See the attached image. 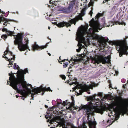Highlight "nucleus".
<instances>
[{"label": "nucleus", "instance_id": "obj_25", "mask_svg": "<svg viewBox=\"0 0 128 128\" xmlns=\"http://www.w3.org/2000/svg\"><path fill=\"white\" fill-rule=\"evenodd\" d=\"M68 63V62H64V65L63 66L64 68H65L67 66Z\"/></svg>", "mask_w": 128, "mask_h": 128}, {"label": "nucleus", "instance_id": "obj_11", "mask_svg": "<svg viewBox=\"0 0 128 128\" xmlns=\"http://www.w3.org/2000/svg\"><path fill=\"white\" fill-rule=\"evenodd\" d=\"M47 46L48 45L47 44L45 46H40L38 44H34L32 46V50L33 51H34L36 50H40L42 49H44V48H46L47 47Z\"/></svg>", "mask_w": 128, "mask_h": 128}, {"label": "nucleus", "instance_id": "obj_48", "mask_svg": "<svg viewBox=\"0 0 128 128\" xmlns=\"http://www.w3.org/2000/svg\"><path fill=\"white\" fill-rule=\"evenodd\" d=\"M66 60L64 59V60H62V61L61 60V62H65V60Z\"/></svg>", "mask_w": 128, "mask_h": 128}, {"label": "nucleus", "instance_id": "obj_5", "mask_svg": "<svg viewBox=\"0 0 128 128\" xmlns=\"http://www.w3.org/2000/svg\"><path fill=\"white\" fill-rule=\"evenodd\" d=\"M118 101L113 102L110 106L111 108L115 112H118L122 109L123 106V102L125 100L121 96L118 97Z\"/></svg>", "mask_w": 128, "mask_h": 128}, {"label": "nucleus", "instance_id": "obj_17", "mask_svg": "<svg viewBox=\"0 0 128 128\" xmlns=\"http://www.w3.org/2000/svg\"><path fill=\"white\" fill-rule=\"evenodd\" d=\"M9 53L10 55H12V52L9 51L8 50V47H7L6 51H5L4 52V55L6 56V55L7 54V53Z\"/></svg>", "mask_w": 128, "mask_h": 128}, {"label": "nucleus", "instance_id": "obj_59", "mask_svg": "<svg viewBox=\"0 0 128 128\" xmlns=\"http://www.w3.org/2000/svg\"><path fill=\"white\" fill-rule=\"evenodd\" d=\"M48 39L49 40H51V39L50 38H48Z\"/></svg>", "mask_w": 128, "mask_h": 128}, {"label": "nucleus", "instance_id": "obj_28", "mask_svg": "<svg viewBox=\"0 0 128 128\" xmlns=\"http://www.w3.org/2000/svg\"><path fill=\"white\" fill-rule=\"evenodd\" d=\"M12 55L11 56H12V58H11L10 59V60H15V55L13 54L12 53Z\"/></svg>", "mask_w": 128, "mask_h": 128}, {"label": "nucleus", "instance_id": "obj_36", "mask_svg": "<svg viewBox=\"0 0 128 128\" xmlns=\"http://www.w3.org/2000/svg\"><path fill=\"white\" fill-rule=\"evenodd\" d=\"M126 81V80L125 79L123 78L121 80V81L123 83H124Z\"/></svg>", "mask_w": 128, "mask_h": 128}, {"label": "nucleus", "instance_id": "obj_53", "mask_svg": "<svg viewBox=\"0 0 128 128\" xmlns=\"http://www.w3.org/2000/svg\"><path fill=\"white\" fill-rule=\"evenodd\" d=\"M48 54L50 56L51 55V54H50V53H48Z\"/></svg>", "mask_w": 128, "mask_h": 128}, {"label": "nucleus", "instance_id": "obj_45", "mask_svg": "<svg viewBox=\"0 0 128 128\" xmlns=\"http://www.w3.org/2000/svg\"><path fill=\"white\" fill-rule=\"evenodd\" d=\"M4 58H5V59H7L8 60H8H10V59H8V58H7V57H6V56H5L4 57Z\"/></svg>", "mask_w": 128, "mask_h": 128}, {"label": "nucleus", "instance_id": "obj_20", "mask_svg": "<svg viewBox=\"0 0 128 128\" xmlns=\"http://www.w3.org/2000/svg\"><path fill=\"white\" fill-rule=\"evenodd\" d=\"M87 127L85 125V123L84 122L82 124H81L80 126L78 127V128H86Z\"/></svg>", "mask_w": 128, "mask_h": 128}, {"label": "nucleus", "instance_id": "obj_42", "mask_svg": "<svg viewBox=\"0 0 128 128\" xmlns=\"http://www.w3.org/2000/svg\"><path fill=\"white\" fill-rule=\"evenodd\" d=\"M25 98H25V97H24V96H22L21 97L22 99L23 100H24Z\"/></svg>", "mask_w": 128, "mask_h": 128}, {"label": "nucleus", "instance_id": "obj_14", "mask_svg": "<svg viewBox=\"0 0 128 128\" xmlns=\"http://www.w3.org/2000/svg\"><path fill=\"white\" fill-rule=\"evenodd\" d=\"M47 115L45 116V117L48 120H50L52 118H53L54 117L53 115L51 113V114L50 113L48 114Z\"/></svg>", "mask_w": 128, "mask_h": 128}, {"label": "nucleus", "instance_id": "obj_63", "mask_svg": "<svg viewBox=\"0 0 128 128\" xmlns=\"http://www.w3.org/2000/svg\"><path fill=\"white\" fill-rule=\"evenodd\" d=\"M68 8H70V6H69L68 7Z\"/></svg>", "mask_w": 128, "mask_h": 128}, {"label": "nucleus", "instance_id": "obj_40", "mask_svg": "<svg viewBox=\"0 0 128 128\" xmlns=\"http://www.w3.org/2000/svg\"><path fill=\"white\" fill-rule=\"evenodd\" d=\"M93 2H91V1L90 2L89 4H90L91 6H93Z\"/></svg>", "mask_w": 128, "mask_h": 128}, {"label": "nucleus", "instance_id": "obj_61", "mask_svg": "<svg viewBox=\"0 0 128 128\" xmlns=\"http://www.w3.org/2000/svg\"><path fill=\"white\" fill-rule=\"evenodd\" d=\"M1 9H0V13H1Z\"/></svg>", "mask_w": 128, "mask_h": 128}, {"label": "nucleus", "instance_id": "obj_2", "mask_svg": "<svg viewBox=\"0 0 128 128\" xmlns=\"http://www.w3.org/2000/svg\"><path fill=\"white\" fill-rule=\"evenodd\" d=\"M90 105L87 108L86 111V114L88 115V124L89 128H96V125L97 124L96 122L95 121H92L91 120H89L90 115H94V113L96 112L102 114L105 110L104 108H98L95 110L94 106H92L93 104L92 102H90Z\"/></svg>", "mask_w": 128, "mask_h": 128}, {"label": "nucleus", "instance_id": "obj_31", "mask_svg": "<svg viewBox=\"0 0 128 128\" xmlns=\"http://www.w3.org/2000/svg\"><path fill=\"white\" fill-rule=\"evenodd\" d=\"M86 31L83 30H82L80 31V33L82 35H83L84 34Z\"/></svg>", "mask_w": 128, "mask_h": 128}, {"label": "nucleus", "instance_id": "obj_9", "mask_svg": "<svg viewBox=\"0 0 128 128\" xmlns=\"http://www.w3.org/2000/svg\"><path fill=\"white\" fill-rule=\"evenodd\" d=\"M95 62L98 64L102 62L103 64H105L108 63L109 61L107 57H104L102 56H100L98 57L97 59L96 60Z\"/></svg>", "mask_w": 128, "mask_h": 128}, {"label": "nucleus", "instance_id": "obj_23", "mask_svg": "<svg viewBox=\"0 0 128 128\" xmlns=\"http://www.w3.org/2000/svg\"><path fill=\"white\" fill-rule=\"evenodd\" d=\"M97 39L98 40L102 42L104 38L102 37H100V36H98L97 37Z\"/></svg>", "mask_w": 128, "mask_h": 128}, {"label": "nucleus", "instance_id": "obj_54", "mask_svg": "<svg viewBox=\"0 0 128 128\" xmlns=\"http://www.w3.org/2000/svg\"><path fill=\"white\" fill-rule=\"evenodd\" d=\"M72 68V67L70 66L69 68H68V69L69 70V68Z\"/></svg>", "mask_w": 128, "mask_h": 128}, {"label": "nucleus", "instance_id": "obj_22", "mask_svg": "<svg viewBox=\"0 0 128 128\" xmlns=\"http://www.w3.org/2000/svg\"><path fill=\"white\" fill-rule=\"evenodd\" d=\"M13 67L14 68V69L15 70L18 69V70L20 68L18 66V65H16V63H14V64Z\"/></svg>", "mask_w": 128, "mask_h": 128}, {"label": "nucleus", "instance_id": "obj_19", "mask_svg": "<svg viewBox=\"0 0 128 128\" xmlns=\"http://www.w3.org/2000/svg\"><path fill=\"white\" fill-rule=\"evenodd\" d=\"M20 94H21L22 96L26 98L28 96V94L26 92H24L22 90V92H21L20 93H18Z\"/></svg>", "mask_w": 128, "mask_h": 128}, {"label": "nucleus", "instance_id": "obj_46", "mask_svg": "<svg viewBox=\"0 0 128 128\" xmlns=\"http://www.w3.org/2000/svg\"><path fill=\"white\" fill-rule=\"evenodd\" d=\"M44 106L46 108H48V106L46 105H45Z\"/></svg>", "mask_w": 128, "mask_h": 128}, {"label": "nucleus", "instance_id": "obj_41", "mask_svg": "<svg viewBox=\"0 0 128 128\" xmlns=\"http://www.w3.org/2000/svg\"><path fill=\"white\" fill-rule=\"evenodd\" d=\"M80 48H79L78 49H77L76 50V52H80Z\"/></svg>", "mask_w": 128, "mask_h": 128}, {"label": "nucleus", "instance_id": "obj_32", "mask_svg": "<svg viewBox=\"0 0 128 128\" xmlns=\"http://www.w3.org/2000/svg\"><path fill=\"white\" fill-rule=\"evenodd\" d=\"M64 22L63 21L62 22ZM60 23V22L59 23H58V24H57V23L56 22H54V24H56V25L58 27H59V28H60L61 27H62L63 26H59L58 25V24H59V23Z\"/></svg>", "mask_w": 128, "mask_h": 128}, {"label": "nucleus", "instance_id": "obj_24", "mask_svg": "<svg viewBox=\"0 0 128 128\" xmlns=\"http://www.w3.org/2000/svg\"><path fill=\"white\" fill-rule=\"evenodd\" d=\"M7 38V36L6 34H3L1 36V38L5 40Z\"/></svg>", "mask_w": 128, "mask_h": 128}, {"label": "nucleus", "instance_id": "obj_57", "mask_svg": "<svg viewBox=\"0 0 128 128\" xmlns=\"http://www.w3.org/2000/svg\"><path fill=\"white\" fill-rule=\"evenodd\" d=\"M4 55L2 56V58H4Z\"/></svg>", "mask_w": 128, "mask_h": 128}, {"label": "nucleus", "instance_id": "obj_49", "mask_svg": "<svg viewBox=\"0 0 128 128\" xmlns=\"http://www.w3.org/2000/svg\"><path fill=\"white\" fill-rule=\"evenodd\" d=\"M88 94H90V92H89V91H86Z\"/></svg>", "mask_w": 128, "mask_h": 128}, {"label": "nucleus", "instance_id": "obj_38", "mask_svg": "<svg viewBox=\"0 0 128 128\" xmlns=\"http://www.w3.org/2000/svg\"><path fill=\"white\" fill-rule=\"evenodd\" d=\"M81 44V43H78V46H80V47H79V48H80V47H81V46H82V47H83V46H82V44Z\"/></svg>", "mask_w": 128, "mask_h": 128}, {"label": "nucleus", "instance_id": "obj_50", "mask_svg": "<svg viewBox=\"0 0 128 128\" xmlns=\"http://www.w3.org/2000/svg\"><path fill=\"white\" fill-rule=\"evenodd\" d=\"M123 88H125V86H124V85L123 84Z\"/></svg>", "mask_w": 128, "mask_h": 128}, {"label": "nucleus", "instance_id": "obj_47", "mask_svg": "<svg viewBox=\"0 0 128 128\" xmlns=\"http://www.w3.org/2000/svg\"><path fill=\"white\" fill-rule=\"evenodd\" d=\"M89 58H88L87 59V60H86V61L85 62L87 63L88 62V59Z\"/></svg>", "mask_w": 128, "mask_h": 128}, {"label": "nucleus", "instance_id": "obj_37", "mask_svg": "<svg viewBox=\"0 0 128 128\" xmlns=\"http://www.w3.org/2000/svg\"><path fill=\"white\" fill-rule=\"evenodd\" d=\"M11 60H8V61L9 62V64L10 65H11L12 64V65L13 64V62L11 61Z\"/></svg>", "mask_w": 128, "mask_h": 128}, {"label": "nucleus", "instance_id": "obj_4", "mask_svg": "<svg viewBox=\"0 0 128 128\" xmlns=\"http://www.w3.org/2000/svg\"><path fill=\"white\" fill-rule=\"evenodd\" d=\"M14 38L15 40L14 41V44L16 45H18V48L20 51H24L27 49H28V40L27 39L26 40V44H23L22 41L23 36L22 34L18 33Z\"/></svg>", "mask_w": 128, "mask_h": 128}, {"label": "nucleus", "instance_id": "obj_56", "mask_svg": "<svg viewBox=\"0 0 128 128\" xmlns=\"http://www.w3.org/2000/svg\"><path fill=\"white\" fill-rule=\"evenodd\" d=\"M50 26H48V29L50 30Z\"/></svg>", "mask_w": 128, "mask_h": 128}, {"label": "nucleus", "instance_id": "obj_27", "mask_svg": "<svg viewBox=\"0 0 128 128\" xmlns=\"http://www.w3.org/2000/svg\"><path fill=\"white\" fill-rule=\"evenodd\" d=\"M1 12H2V14H4V16L5 17H6L7 16L8 14V12H6V13L5 14V12H4L3 11H2Z\"/></svg>", "mask_w": 128, "mask_h": 128}, {"label": "nucleus", "instance_id": "obj_29", "mask_svg": "<svg viewBox=\"0 0 128 128\" xmlns=\"http://www.w3.org/2000/svg\"><path fill=\"white\" fill-rule=\"evenodd\" d=\"M101 16L102 14L99 13H98L96 16V18L97 19H98L100 16Z\"/></svg>", "mask_w": 128, "mask_h": 128}, {"label": "nucleus", "instance_id": "obj_33", "mask_svg": "<svg viewBox=\"0 0 128 128\" xmlns=\"http://www.w3.org/2000/svg\"><path fill=\"white\" fill-rule=\"evenodd\" d=\"M117 7L116 6H114L112 9V10H113L114 12H115L116 10Z\"/></svg>", "mask_w": 128, "mask_h": 128}, {"label": "nucleus", "instance_id": "obj_30", "mask_svg": "<svg viewBox=\"0 0 128 128\" xmlns=\"http://www.w3.org/2000/svg\"><path fill=\"white\" fill-rule=\"evenodd\" d=\"M60 76L61 77L62 80H65L66 78L65 76L64 75H60Z\"/></svg>", "mask_w": 128, "mask_h": 128}, {"label": "nucleus", "instance_id": "obj_58", "mask_svg": "<svg viewBox=\"0 0 128 128\" xmlns=\"http://www.w3.org/2000/svg\"><path fill=\"white\" fill-rule=\"evenodd\" d=\"M16 98H18V96H17V95H16Z\"/></svg>", "mask_w": 128, "mask_h": 128}, {"label": "nucleus", "instance_id": "obj_3", "mask_svg": "<svg viewBox=\"0 0 128 128\" xmlns=\"http://www.w3.org/2000/svg\"><path fill=\"white\" fill-rule=\"evenodd\" d=\"M128 38V36H126L124 39L116 42H113L112 44L116 45V49L119 54L120 57L122 56L123 54L127 55L128 52V46H127L126 39Z\"/></svg>", "mask_w": 128, "mask_h": 128}, {"label": "nucleus", "instance_id": "obj_15", "mask_svg": "<svg viewBox=\"0 0 128 128\" xmlns=\"http://www.w3.org/2000/svg\"><path fill=\"white\" fill-rule=\"evenodd\" d=\"M2 30L3 32H6L8 35H12L13 34L12 32L7 30V29L6 28H3L2 29Z\"/></svg>", "mask_w": 128, "mask_h": 128}, {"label": "nucleus", "instance_id": "obj_62", "mask_svg": "<svg viewBox=\"0 0 128 128\" xmlns=\"http://www.w3.org/2000/svg\"><path fill=\"white\" fill-rule=\"evenodd\" d=\"M50 128H54L52 127H51Z\"/></svg>", "mask_w": 128, "mask_h": 128}, {"label": "nucleus", "instance_id": "obj_18", "mask_svg": "<svg viewBox=\"0 0 128 128\" xmlns=\"http://www.w3.org/2000/svg\"><path fill=\"white\" fill-rule=\"evenodd\" d=\"M80 42L81 43H84L85 42V38L84 37L82 36L80 39Z\"/></svg>", "mask_w": 128, "mask_h": 128}, {"label": "nucleus", "instance_id": "obj_26", "mask_svg": "<svg viewBox=\"0 0 128 128\" xmlns=\"http://www.w3.org/2000/svg\"><path fill=\"white\" fill-rule=\"evenodd\" d=\"M60 104H62V105H63L64 106L67 105L68 104L67 102H66L65 101H64L63 102H60Z\"/></svg>", "mask_w": 128, "mask_h": 128}, {"label": "nucleus", "instance_id": "obj_43", "mask_svg": "<svg viewBox=\"0 0 128 128\" xmlns=\"http://www.w3.org/2000/svg\"><path fill=\"white\" fill-rule=\"evenodd\" d=\"M81 14L83 15H84V14H85V13H84V12H82V11L81 12Z\"/></svg>", "mask_w": 128, "mask_h": 128}, {"label": "nucleus", "instance_id": "obj_10", "mask_svg": "<svg viewBox=\"0 0 128 128\" xmlns=\"http://www.w3.org/2000/svg\"><path fill=\"white\" fill-rule=\"evenodd\" d=\"M81 85L82 86L83 89V90H81L82 91L81 92H84L85 91H86L87 90L89 91L90 89H92L94 87H96L97 86V84L94 83H92V84H90L89 86L86 84H84V85L81 84Z\"/></svg>", "mask_w": 128, "mask_h": 128}, {"label": "nucleus", "instance_id": "obj_64", "mask_svg": "<svg viewBox=\"0 0 128 128\" xmlns=\"http://www.w3.org/2000/svg\"><path fill=\"white\" fill-rule=\"evenodd\" d=\"M105 97H104V98H105Z\"/></svg>", "mask_w": 128, "mask_h": 128}, {"label": "nucleus", "instance_id": "obj_39", "mask_svg": "<svg viewBox=\"0 0 128 128\" xmlns=\"http://www.w3.org/2000/svg\"><path fill=\"white\" fill-rule=\"evenodd\" d=\"M92 10H90L89 12V14L91 16H92Z\"/></svg>", "mask_w": 128, "mask_h": 128}, {"label": "nucleus", "instance_id": "obj_16", "mask_svg": "<svg viewBox=\"0 0 128 128\" xmlns=\"http://www.w3.org/2000/svg\"><path fill=\"white\" fill-rule=\"evenodd\" d=\"M124 13L123 12H119L117 14V16L119 17L118 20H120L124 15Z\"/></svg>", "mask_w": 128, "mask_h": 128}, {"label": "nucleus", "instance_id": "obj_7", "mask_svg": "<svg viewBox=\"0 0 128 128\" xmlns=\"http://www.w3.org/2000/svg\"><path fill=\"white\" fill-rule=\"evenodd\" d=\"M90 26L92 28H90L89 29V31L90 30H92L94 32H98V29L100 30L102 28H100V24L98 22L94 20L92 18L90 22Z\"/></svg>", "mask_w": 128, "mask_h": 128}, {"label": "nucleus", "instance_id": "obj_44", "mask_svg": "<svg viewBox=\"0 0 128 128\" xmlns=\"http://www.w3.org/2000/svg\"><path fill=\"white\" fill-rule=\"evenodd\" d=\"M114 23H115L116 25L117 24H119V22H114Z\"/></svg>", "mask_w": 128, "mask_h": 128}, {"label": "nucleus", "instance_id": "obj_13", "mask_svg": "<svg viewBox=\"0 0 128 128\" xmlns=\"http://www.w3.org/2000/svg\"><path fill=\"white\" fill-rule=\"evenodd\" d=\"M96 95L95 94L94 95H92V96H90L88 97L87 99L88 101H93L95 100H97V99L95 98V97L96 96Z\"/></svg>", "mask_w": 128, "mask_h": 128}, {"label": "nucleus", "instance_id": "obj_51", "mask_svg": "<svg viewBox=\"0 0 128 128\" xmlns=\"http://www.w3.org/2000/svg\"><path fill=\"white\" fill-rule=\"evenodd\" d=\"M109 87L110 88H112V85H111V84H110L109 85Z\"/></svg>", "mask_w": 128, "mask_h": 128}, {"label": "nucleus", "instance_id": "obj_21", "mask_svg": "<svg viewBox=\"0 0 128 128\" xmlns=\"http://www.w3.org/2000/svg\"><path fill=\"white\" fill-rule=\"evenodd\" d=\"M80 88L81 89L79 90V93H77V94H78V96L82 94L83 92H82V93H81H81H82L81 92H82V91H81V90H83V87L82 86H81V84L80 85Z\"/></svg>", "mask_w": 128, "mask_h": 128}, {"label": "nucleus", "instance_id": "obj_8", "mask_svg": "<svg viewBox=\"0 0 128 128\" xmlns=\"http://www.w3.org/2000/svg\"><path fill=\"white\" fill-rule=\"evenodd\" d=\"M33 92H34V94H32L31 92L30 94H32L31 96L32 97V96L34 94H38V93H40L42 91L43 92L42 95H43L44 92L45 91H51L52 90H50V88L49 87H48L47 88H43L42 86H40V87L37 88H33L32 90Z\"/></svg>", "mask_w": 128, "mask_h": 128}, {"label": "nucleus", "instance_id": "obj_12", "mask_svg": "<svg viewBox=\"0 0 128 128\" xmlns=\"http://www.w3.org/2000/svg\"><path fill=\"white\" fill-rule=\"evenodd\" d=\"M2 16H0V23L2 22H4L3 23V25H5V24L6 25L7 24H8V22L9 21H11V20H9L7 18H6L3 16L4 15H2ZM6 25L5 26H6Z\"/></svg>", "mask_w": 128, "mask_h": 128}, {"label": "nucleus", "instance_id": "obj_34", "mask_svg": "<svg viewBox=\"0 0 128 128\" xmlns=\"http://www.w3.org/2000/svg\"><path fill=\"white\" fill-rule=\"evenodd\" d=\"M57 102L58 103V104H60V102L62 101L60 99H58L57 100Z\"/></svg>", "mask_w": 128, "mask_h": 128}, {"label": "nucleus", "instance_id": "obj_55", "mask_svg": "<svg viewBox=\"0 0 128 128\" xmlns=\"http://www.w3.org/2000/svg\"><path fill=\"white\" fill-rule=\"evenodd\" d=\"M49 2H50V4H51L52 3H51V0H50L49 1Z\"/></svg>", "mask_w": 128, "mask_h": 128}, {"label": "nucleus", "instance_id": "obj_52", "mask_svg": "<svg viewBox=\"0 0 128 128\" xmlns=\"http://www.w3.org/2000/svg\"><path fill=\"white\" fill-rule=\"evenodd\" d=\"M110 120H107V123H108L109 122V121H110Z\"/></svg>", "mask_w": 128, "mask_h": 128}, {"label": "nucleus", "instance_id": "obj_60", "mask_svg": "<svg viewBox=\"0 0 128 128\" xmlns=\"http://www.w3.org/2000/svg\"><path fill=\"white\" fill-rule=\"evenodd\" d=\"M60 57H59V59H60V60H61V59H60Z\"/></svg>", "mask_w": 128, "mask_h": 128}, {"label": "nucleus", "instance_id": "obj_35", "mask_svg": "<svg viewBox=\"0 0 128 128\" xmlns=\"http://www.w3.org/2000/svg\"><path fill=\"white\" fill-rule=\"evenodd\" d=\"M98 95L100 97H102V94L101 92H99L98 94Z\"/></svg>", "mask_w": 128, "mask_h": 128}, {"label": "nucleus", "instance_id": "obj_6", "mask_svg": "<svg viewBox=\"0 0 128 128\" xmlns=\"http://www.w3.org/2000/svg\"><path fill=\"white\" fill-rule=\"evenodd\" d=\"M79 20H82V16H77L74 18L71 19L68 22H64L59 23L58 25L59 26H60L62 27L64 26H66V27L68 28V26L70 27L71 25L72 24H74L75 26L76 22L78 21Z\"/></svg>", "mask_w": 128, "mask_h": 128}, {"label": "nucleus", "instance_id": "obj_1", "mask_svg": "<svg viewBox=\"0 0 128 128\" xmlns=\"http://www.w3.org/2000/svg\"><path fill=\"white\" fill-rule=\"evenodd\" d=\"M18 71V79L15 77L12 72H11V74L10 73L8 75L10 76L9 80L10 81L8 82V81L7 84H9L8 83L9 82L10 83V86L16 90L17 92L20 93L22 92V88L28 89V86H30L31 88H32V87L31 84H26L25 81L22 82L24 79V74L28 72L27 68H25L24 70H21Z\"/></svg>", "mask_w": 128, "mask_h": 128}]
</instances>
